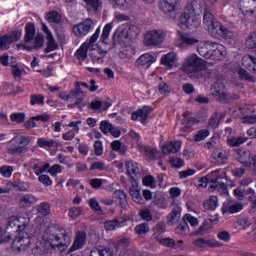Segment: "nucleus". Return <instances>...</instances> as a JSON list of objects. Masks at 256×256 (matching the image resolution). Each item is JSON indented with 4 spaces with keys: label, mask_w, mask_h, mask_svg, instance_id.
<instances>
[{
    "label": "nucleus",
    "mask_w": 256,
    "mask_h": 256,
    "mask_svg": "<svg viewBox=\"0 0 256 256\" xmlns=\"http://www.w3.org/2000/svg\"><path fill=\"white\" fill-rule=\"evenodd\" d=\"M111 29H113V24L108 23L104 26L102 34H101V41L102 43H105V45H107V41L109 39V35L111 33Z\"/></svg>",
    "instance_id": "obj_48"
},
{
    "label": "nucleus",
    "mask_w": 256,
    "mask_h": 256,
    "mask_svg": "<svg viewBox=\"0 0 256 256\" xmlns=\"http://www.w3.org/2000/svg\"><path fill=\"white\" fill-rule=\"evenodd\" d=\"M181 219V208L176 207L168 216L169 223H175V221H179Z\"/></svg>",
    "instance_id": "obj_52"
},
{
    "label": "nucleus",
    "mask_w": 256,
    "mask_h": 256,
    "mask_svg": "<svg viewBox=\"0 0 256 256\" xmlns=\"http://www.w3.org/2000/svg\"><path fill=\"white\" fill-rule=\"evenodd\" d=\"M109 167L104 162H94L90 167V171H108Z\"/></svg>",
    "instance_id": "obj_62"
},
{
    "label": "nucleus",
    "mask_w": 256,
    "mask_h": 256,
    "mask_svg": "<svg viewBox=\"0 0 256 256\" xmlns=\"http://www.w3.org/2000/svg\"><path fill=\"white\" fill-rule=\"evenodd\" d=\"M166 34L163 30H151L146 33L144 45L146 47H159L165 41Z\"/></svg>",
    "instance_id": "obj_5"
},
{
    "label": "nucleus",
    "mask_w": 256,
    "mask_h": 256,
    "mask_svg": "<svg viewBox=\"0 0 256 256\" xmlns=\"http://www.w3.org/2000/svg\"><path fill=\"white\" fill-rule=\"evenodd\" d=\"M175 231L179 235H187L189 233V224H187V222L183 221V223L179 224L176 227Z\"/></svg>",
    "instance_id": "obj_61"
},
{
    "label": "nucleus",
    "mask_w": 256,
    "mask_h": 256,
    "mask_svg": "<svg viewBox=\"0 0 256 256\" xmlns=\"http://www.w3.org/2000/svg\"><path fill=\"white\" fill-rule=\"evenodd\" d=\"M240 112L243 115V117L253 115V113L256 112L255 105H253V104L243 105L242 107H240Z\"/></svg>",
    "instance_id": "obj_49"
},
{
    "label": "nucleus",
    "mask_w": 256,
    "mask_h": 256,
    "mask_svg": "<svg viewBox=\"0 0 256 256\" xmlns=\"http://www.w3.org/2000/svg\"><path fill=\"white\" fill-rule=\"evenodd\" d=\"M113 199H116L119 201L120 206L122 209L127 211L129 209V203L127 202V194H125V191L123 190H116L112 194Z\"/></svg>",
    "instance_id": "obj_24"
},
{
    "label": "nucleus",
    "mask_w": 256,
    "mask_h": 256,
    "mask_svg": "<svg viewBox=\"0 0 256 256\" xmlns=\"http://www.w3.org/2000/svg\"><path fill=\"white\" fill-rule=\"evenodd\" d=\"M219 21H217V19L215 18V16H213L212 13H210L209 10H205L204 11V15H203V23L204 25L207 26L208 31Z\"/></svg>",
    "instance_id": "obj_31"
},
{
    "label": "nucleus",
    "mask_w": 256,
    "mask_h": 256,
    "mask_svg": "<svg viewBox=\"0 0 256 256\" xmlns=\"http://www.w3.org/2000/svg\"><path fill=\"white\" fill-rule=\"evenodd\" d=\"M227 161V153L225 152H213L211 156V162L215 163V165H223Z\"/></svg>",
    "instance_id": "obj_33"
},
{
    "label": "nucleus",
    "mask_w": 256,
    "mask_h": 256,
    "mask_svg": "<svg viewBox=\"0 0 256 256\" xmlns=\"http://www.w3.org/2000/svg\"><path fill=\"white\" fill-rule=\"evenodd\" d=\"M33 141V136H16L8 142L9 155H23L29 151L27 147Z\"/></svg>",
    "instance_id": "obj_3"
},
{
    "label": "nucleus",
    "mask_w": 256,
    "mask_h": 256,
    "mask_svg": "<svg viewBox=\"0 0 256 256\" xmlns=\"http://www.w3.org/2000/svg\"><path fill=\"white\" fill-rule=\"evenodd\" d=\"M203 67H205L203 59L196 54H190L185 58L181 69L192 81H199L203 79Z\"/></svg>",
    "instance_id": "obj_2"
},
{
    "label": "nucleus",
    "mask_w": 256,
    "mask_h": 256,
    "mask_svg": "<svg viewBox=\"0 0 256 256\" xmlns=\"http://www.w3.org/2000/svg\"><path fill=\"white\" fill-rule=\"evenodd\" d=\"M130 243L131 240L129 238H122L115 244L114 249L117 253H119V251H125Z\"/></svg>",
    "instance_id": "obj_46"
},
{
    "label": "nucleus",
    "mask_w": 256,
    "mask_h": 256,
    "mask_svg": "<svg viewBox=\"0 0 256 256\" xmlns=\"http://www.w3.org/2000/svg\"><path fill=\"white\" fill-rule=\"evenodd\" d=\"M91 29H93V20L91 18H87L73 27V33L76 37H83L87 35Z\"/></svg>",
    "instance_id": "obj_10"
},
{
    "label": "nucleus",
    "mask_w": 256,
    "mask_h": 256,
    "mask_svg": "<svg viewBox=\"0 0 256 256\" xmlns=\"http://www.w3.org/2000/svg\"><path fill=\"white\" fill-rule=\"evenodd\" d=\"M44 241L47 247L57 249L63 253L71 245V235L67 230H59L57 226H52L45 231Z\"/></svg>",
    "instance_id": "obj_1"
},
{
    "label": "nucleus",
    "mask_w": 256,
    "mask_h": 256,
    "mask_svg": "<svg viewBox=\"0 0 256 256\" xmlns=\"http://www.w3.org/2000/svg\"><path fill=\"white\" fill-rule=\"evenodd\" d=\"M200 23L199 18L191 13L185 12L180 16V25L183 29H197Z\"/></svg>",
    "instance_id": "obj_9"
},
{
    "label": "nucleus",
    "mask_w": 256,
    "mask_h": 256,
    "mask_svg": "<svg viewBox=\"0 0 256 256\" xmlns=\"http://www.w3.org/2000/svg\"><path fill=\"white\" fill-rule=\"evenodd\" d=\"M77 133H79V128L69 130L68 132L62 134V139H64V141H73Z\"/></svg>",
    "instance_id": "obj_63"
},
{
    "label": "nucleus",
    "mask_w": 256,
    "mask_h": 256,
    "mask_svg": "<svg viewBox=\"0 0 256 256\" xmlns=\"http://www.w3.org/2000/svg\"><path fill=\"white\" fill-rule=\"evenodd\" d=\"M12 67V75L15 81H21L23 79V73H25V69L19 68L17 64L11 65Z\"/></svg>",
    "instance_id": "obj_47"
},
{
    "label": "nucleus",
    "mask_w": 256,
    "mask_h": 256,
    "mask_svg": "<svg viewBox=\"0 0 256 256\" xmlns=\"http://www.w3.org/2000/svg\"><path fill=\"white\" fill-rule=\"evenodd\" d=\"M183 221L187 224L189 223L191 225V227H197V225H199V220L191 214L184 215Z\"/></svg>",
    "instance_id": "obj_59"
},
{
    "label": "nucleus",
    "mask_w": 256,
    "mask_h": 256,
    "mask_svg": "<svg viewBox=\"0 0 256 256\" xmlns=\"http://www.w3.org/2000/svg\"><path fill=\"white\" fill-rule=\"evenodd\" d=\"M249 138L245 136H239V137H231L227 139V143L229 147H239L240 145H243V143H246Z\"/></svg>",
    "instance_id": "obj_41"
},
{
    "label": "nucleus",
    "mask_w": 256,
    "mask_h": 256,
    "mask_svg": "<svg viewBox=\"0 0 256 256\" xmlns=\"http://www.w3.org/2000/svg\"><path fill=\"white\" fill-rule=\"evenodd\" d=\"M149 113H151L150 106H144L141 109H138L136 112L132 113L131 119L132 121H139L144 123L147 121L149 117Z\"/></svg>",
    "instance_id": "obj_15"
},
{
    "label": "nucleus",
    "mask_w": 256,
    "mask_h": 256,
    "mask_svg": "<svg viewBox=\"0 0 256 256\" xmlns=\"http://www.w3.org/2000/svg\"><path fill=\"white\" fill-rule=\"evenodd\" d=\"M127 31L129 39H135L139 36V28L136 25H130Z\"/></svg>",
    "instance_id": "obj_64"
},
{
    "label": "nucleus",
    "mask_w": 256,
    "mask_h": 256,
    "mask_svg": "<svg viewBox=\"0 0 256 256\" xmlns=\"http://www.w3.org/2000/svg\"><path fill=\"white\" fill-rule=\"evenodd\" d=\"M23 37V31L16 29L9 34L0 35V51H7L11 49L12 43H17Z\"/></svg>",
    "instance_id": "obj_4"
},
{
    "label": "nucleus",
    "mask_w": 256,
    "mask_h": 256,
    "mask_svg": "<svg viewBox=\"0 0 256 256\" xmlns=\"http://www.w3.org/2000/svg\"><path fill=\"white\" fill-rule=\"evenodd\" d=\"M129 193L134 203H138L139 205H145V199L143 198V195H141V191L139 189H137L135 186H131L129 189Z\"/></svg>",
    "instance_id": "obj_28"
},
{
    "label": "nucleus",
    "mask_w": 256,
    "mask_h": 256,
    "mask_svg": "<svg viewBox=\"0 0 256 256\" xmlns=\"http://www.w3.org/2000/svg\"><path fill=\"white\" fill-rule=\"evenodd\" d=\"M45 18L48 23H55L56 25H59L63 21V16L57 11L47 12Z\"/></svg>",
    "instance_id": "obj_36"
},
{
    "label": "nucleus",
    "mask_w": 256,
    "mask_h": 256,
    "mask_svg": "<svg viewBox=\"0 0 256 256\" xmlns=\"http://www.w3.org/2000/svg\"><path fill=\"white\" fill-rule=\"evenodd\" d=\"M135 233L137 235H145L146 233H149V224L147 223H141L135 226L134 228Z\"/></svg>",
    "instance_id": "obj_55"
},
{
    "label": "nucleus",
    "mask_w": 256,
    "mask_h": 256,
    "mask_svg": "<svg viewBox=\"0 0 256 256\" xmlns=\"http://www.w3.org/2000/svg\"><path fill=\"white\" fill-rule=\"evenodd\" d=\"M47 253H49V248H45V246L37 245L32 249V254L35 256H43L47 255Z\"/></svg>",
    "instance_id": "obj_60"
},
{
    "label": "nucleus",
    "mask_w": 256,
    "mask_h": 256,
    "mask_svg": "<svg viewBox=\"0 0 256 256\" xmlns=\"http://www.w3.org/2000/svg\"><path fill=\"white\" fill-rule=\"evenodd\" d=\"M9 187H11L12 190L15 189V191L25 192L29 191L31 184H29V182L24 181L9 182Z\"/></svg>",
    "instance_id": "obj_37"
},
{
    "label": "nucleus",
    "mask_w": 256,
    "mask_h": 256,
    "mask_svg": "<svg viewBox=\"0 0 256 256\" xmlns=\"http://www.w3.org/2000/svg\"><path fill=\"white\" fill-rule=\"evenodd\" d=\"M243 209V204L241 203H236V204H231L230 201H226L223 203L221 211L223 215H226L227 213H239V211H242Z\"/></svg>",
    "instance_id": "obj_17"
},
{
    "label": "nucleus",
    "mask_w": 256,
    "mask_h": 256,
    "mask_svg": "<svg viewBox=\"0 0 256 256\" xmlns=\"http://www.w3.org/2000/svg\"><path fill=\"white\" fill-rule=\"evenodd\" d=\"M126 169H127V173L129 175V177H131V179H135V177H137V175H139L140 171H139V164L130 161L126 163Z\"/></svg>",
    "instance_id": "obj_34"
},
{
    "label": "nucleus",
    "mask_w": 256,
    "mask_h": 256,
    "mask_svg": "<svg viewBox=\"0 0 256 256\" xmlns=\"http://www.w3.org/2000/svg\"><path fill=\"white\" fill-rule=\"evenodd\" d=\"M177 63V54L170 52L161 58V64L167 67V69H173Z\"/></svg>",
    "instance_id": "obj_23"
},
{
    "label": "nucleus",
    "mask_w": 256,
    "mask_h": 256,
    "mask_svg": "<svg viewBox=\"0 0 256 256\" xmlns=\"http://www.w3.org/2000/svg\"><path fill=\"white\" fill-rule=\"evenodd\" d=\"M85 243H87V233L85 231H78L76 233L74 243L70 247L68 253H73V251H79V249H83L85 247Z\"/></svg>",
    "instance_id": "obj_12"
},
{
    "label": "nucleus",
    "mask_w": 256,
    "mask_h": 256,
    "mask_svg": "<svg viewBox=\"0 0 256 256\" xmlns=\"http://www.w3.org/2000/svg\"><path fill=\"white\" fill-rule=\"evenodd\" d=\"M209 137V130L208 129H202L199 130L196 135L194 136V141L199 142V141H205Z\"/></svg>",
    "instance_id": "obj_57"
},
{
    "label": "nucleus",
    "mask_w": 256,
    "mask_h": 256,
    "mask_svg": "<svg viewBox=\"0 0 256 256\" xmlns=\"http://www.w3.org/2000/svg\"><path fill=\"white\" fill-rule=\"evenodd\" d=\"M46 39L48 42L47 47L45 48V53H51V51H57V49H59V44H57L53 35L46 37Z\"/></svg>",
    "instance_id": "obj_45"
},
{
    "label": "nucleus",
    "mask_w": 256,
    "mask_h": 256,
    "mask_svg": "<svg viewBox=\"0 0 256 256\" xmlns=\"http://www.w3.org/2000/svg\"><path fill=\"white\" fill-rule=\"evenodd\" d=\"M138 149L140 153H143L148 159H152L155 161L157 159V156L159 155V151L153 147L147 146V145H138Z\"/></svg>",
    "instance_id": "obj_22"
},
{
    "label": "nucleus",
    "mask_w": 256,
    "mask_h": 256,
    "mask_svg": "<svg viewBox=\"0 0 256 256\" xmlns=\"http://www.w3.org/2000/svg\"><path fill=\"white\" fill-rule=\"evenodd\" d=\"M38 213H40V215H43L44 217H47V215L51 213V204H49V202L41 203L38 207Z\"/></svg>",
    "instance_id": "obj_54"
},
{
    "label": "nucleus",
    "mask_w": 256,
    "mask_h": 256,
    "mask_svg": "<svg viewBox=\"0 0 256 256\" xmlns=\"http://www.w3.org/2000/svg\"><path fill=\"white\" fill-rule=\"evenodd\" d=\"M29 163L33 168L35 175H41V165H43V162H41L39 159L32 158Z\"/></svg>",
    "instance_id": "obj_53"
},
{
    "label": "nucleus",
    "mask_w": 256,
    "mask_h": 256,
    "mask_svg": "<svg viewBox=\"0 0 256 256\" xmlns=\"http://www.w3.org/2000/svg\"><path fill=\"white\" fill-rule=\"evenodd\" d=\"M111 129H113V124H111L109 120H104L100 123V131H102L104 135L111 133Z\"/></svg>",
    "instance_id": "obj_56"
},
{
    "label": "nucleus",
    "mask_w": 256,
    "mask_h": 256,
    "mask_svg": "<svg viewBox=\"0 0 256 256\" xmlns=\"http://www.w3.org/2000/svg\"><path fill=\"white\" fill-rule=\"evenodd\" d=\"M38 147L45 149V147H61V142L53 139L39 138L37 140Z\"/></svg>",
    "instance_id": "obj_32"
},
{
    "label": "nucleus",
    "mask_w": 256,
    "mask_h": 256,
    "mask_svg": "<svg viewBox=\"0 0 256 256\" xmlns=\"http://www.w3.org/2000/svg\"><path fill=\"white\" fill-rule=\"evenodd\" d=\"M37 197L33 194H24L20 200H19V207L21 209H27L32 205H35L37 203Z\"/></svg>",
    "instance_id": "obj_20"
},
{
    "label": "nucleus",
    "mask_w": 256,
    "mask_h": 256,
    "mask_svg": "<svg viewBox=\"0 0 256 256\" xmlns=\"http://www.w3.org/2000/svg\"><path fill=\"white\" fill-rule=\"evenodd\" d=\"M35 39V24L29 22L25 26V43H31Z\"/></svg>",
    "instance_id": "obj_30"
},
{
    "label": "nucleus",
    "mask_w": 256,
    "mask_h": 256,
    "mask_svg": "<svg viewBox=\"0 0 256 256\" xmlns=\"http://www.w3.org/2000/svg\"><path fill=\"white\" fill-rule=\"evenodd\" d=\"M179 149H181V141H174L163 147V153H177Z\"/></svg>",
    "instance_id": "obj_42"
},
{
    "label": "nucleus",
    "mask_w": 256,
    "mask_h": 256,
    "mask_svg": "<svg viewBox=\"0 0 256 256\" xmlns=\"http://www.w3.org/2000/svg\"><path fill=\"white\" fill-rule=\"evenodd\" d=\"M101 33V29L98 28L95 33L90 37L89 42H84L80 48L75 52V57L79 61H85L87 59V51L93 47V43H97V40L99 39V35Z\"/></svg>",
    "instance_id": "obj_7"
},
{
    "label": "nucleus",
    "mask_w": 256,
    "mask_h": 256,
    "mask_svg": "<svg viewBox=\"0 0 256 256\" xmlns=\"http://www.w3.org/2000/svg\"><path fill=\"white\" fill-rule=\"evenodd\" d=\"M155 61V56L149 53H145L137 59V65L138 67H142L143 69H149V67H151V65H153Z\"/></svg>",
    "instance_id": "obj_16"
},
{
    "label": "nucleus",
    "mask_w": 256,
    "mask_h": 256,
    "mask_svg": "<svg viewBox=\"0 0 256 256\" xmlns=\"http://www.w3.org/2000/svg\"><path fill=\"white\" fill-rule=\"evenodd\" d=\"M239 7L243 15H253L256 11V0H241Z\"/></svg>",
    "instance_id": "obj_14"
},
{
    "label": "nucleus",
    "mask_w": 256,
    "mask_h": 256,
    "mask_svg": "<svg viewBox=\"0 0 256 256\" xmlns=\"http://www.w3.org/2000/svg\"><path fill=\"white\" fill-rule=\"evenodd\" d=\"M115 37H118L120 41H124V39H129L127 26L125 25L119 26L113 34V39H115Z\"/></svg>",
    "instance_id": "obj_40"
},
{
    "label": "nucleus",
    "mask_w": 256,
    "mask_h": 256,
    "mask_svg": "<svg viewBox=\"0 0 256 256\" xmlns=\"http://www.w3.org/2000/svg\"><path fill=\"white\" fill-rule=\"evenodd\" d=\"M13 171H15V168L13 166L3 165L0 167V175H2V177H5V179H9L11 175H13Z\"/></svg>",
    "instance_id": "obj_50"
},
{
    "label": "nucleus",
    "mask_w": 256,
    "mask_h": 256,
    "mask_svg": "<svg viewBox=\"0 0 256 256\" xmlns=\"http://www.w3.org/2000/svg\"><path fill=\"white\" fill-rule=\"evenodd\" d=\"M208 32L212 37H215L216 39H225L226 41L229 39H233V31L227 29L225 25H223L221 22H216L209 30Z\"/></svg>",
    "instance_id": "obj_6"
},
{
    "label": "nucleus",
    "mask_w": 256,
    "mask_h": 256,
    "mask_svg": "<svg viewBox=\"0 0 256 256\" xmlns=\"http://www.w3.org/2000/svg\"><path fill=\"white\" fill-rule=\"evenodd\" d=\"M177 3H179V0H162L160 4V9L166 15L169 13H173V11H175V9L177 8Z\"/></svg>",
    "instance_id": "obj_25"
},
{
    "label": "nucleus",
    "mask_w": 256,
    "mask_h": 256,
    "mask_svg": "<svg viewBox=\"0 0 256 256\" xmlns=\"http://www.w3.org/2000/svg\"><path fill=\"white\" fill-rule=\"evenodd\" d=\"M29 223H31L29 214L18 216V233H29Z\"/></svg>",
    "instance_id": "obj_18"
},
{
    "label": "nucleus",
    "mask_w": 256,
    "mask_h": 256,
    "mask_svg": "<svg viewBox=\"0 0 256 256\" xmlns=\"http://www.w3.org/2000/svg\"><path fill=\"white\" fill-rule=\"evenodd\" d=\"M19 226V216H11L8 218L7 229H13L16 233H18Z\"/></svg>",
    "instance_id": "obj_51"
},
{
    "label": "nucleus",
    "mask_w": 256,
    "mask_h": 256,
    "mask_svg": "<svg viewBox=\"0 0 256 256\" xmlns=\"http://www.w3.org/2000/svg\"><path fill=\"white\" fill-rule=\"evenodd\" d=\"M127 224L126 221H119V219L106 220L104 222V227L107 231H115V229H120L121 227H125Z\"/></svg>",
    "instance_id": "obj_26"
},
{
    "label": "nucleus",
    "mask_w": 256,
    "mask_h": 256,
    "mask_svg": "<svg viewBox=\"0 0 256 256\" xmlns=\"http://www.w3.org/2000/svg\"><path fill=\"white\" fill-rule=\"evenodd\" d=\"M90 256H113V251H111V248H94L90 251Z\"/></svg>",
    "instance_id": "obj_39"
},
{
    "label": "nucleus",
    "mask_w": 256,
    "mask_h": 256,
    "mask_svg": "<svg viewBox=\"0 0 256 256\" xmlns=\"http://www.w3.org/2000/svg\"><path fill=\"white\" fill-rule=\"evenodd\" d=\"M242 65L243 67H245L246 69H248V71H250V73H255L256 74V57L253 55H245L242 57Z\"/></svg>",
    "instance_id": "obj_21"
},
{
    "label": "nucleus",
    "mask_w": 256,
    "mask_h": 256,
    "mask_svg": "<svg viewBox=\"0 0 256 256\" xmlns=\"http://www.w3.org/2000/svg\"><path fill=\"white\" fill-rule=\"evenodd\" d=\"M219 205V198L217 196H210V198L203 203L204 209L206 211H215Z\"/></svg>",
    "instance_id": "obj_35"
},
{
    "label": "nucleus",
    "mask_w": 256,
    "mask_h": 256,
    "mask_svg": "<svg viewBox=\"0 0 256 256\" xmlns=\"http://www.w3.org/2000/svg\"><path fill=\"white\" fill-rule=\"evenodd\" d=\"M198 53L201 55V57H204L205 59H211V51L209 50V47L207 46V43L203 46L198 47Z\"/></svg>",
    "instance_id": "obj_58"
},
{
    "label": "nucleus",
    "mask_w": 256,
    "mask_h": 256,
    "mask_svg": "<svg viewBox=\"0 0 256 256\" xmlns=\"http://www.w3.org/2000/svg\"><path fill=\"white\" fill-rule=\"evenodd\" d=\"M194 117H185L182 120V127L180 128L181 135H187L191 126L195 123Z\"/></svg>",
    "instance_id": "obj_38"
},
{
    "label": "nucleus",
    "mask_w": 256,
    "mask_h": 256,
    "mask_svg": "<svg viewBox=\"0 0 256 256\" xmlns=\"http://www.w3.org/2000/svg\"><path fill=\"white\" fill-rule=\"evenodd\" d=\"M181 38V47H187V46H191V45H197V43H199V40L197 38H193L191 36H189V34H182L180 36Z\"/></svg>",
    "instance_id": "obj_43"
},
{
    "label": "nucleus",
    "mask_w": 256,
    "mask_h": 256,
    "mask_svg": "<svg viewBox=\"0 0 256 256\" xmlns=\"http://www.w3.org/2000/svg\"><path fill=\"white\" fill-rule=\"evenodd\" d=\"M88 13H97L99 9L103 6L101 0H83Z\"/></svg>",
    "instance_id": "obj_27"
},
{
    "label": "nucleus",
    "mask_w": 256,
    "mask_h": 256,
    "mask_svg": "<svg viewBox=\"0 0 256 256\" xmlns=\"http://www.w3.org/2000/svg\"><path fill=\"white\" fill-rule=\"evenodd\" d=\"M211 225H213V220L206 219L203 224L199 227L198 231L196 232V235H207L209 233V229H211Z\"/></svg>",
    "instance_id": "obj_44"
},
{
    "label": "nucleus",
    "mask_w": 256,
    "mask_h": 256,
    "mask_svg": "<svg viewBox=\"0 0 256 256\" xmlns=\"http://www.w3.org/2000/svg\"><path fill=\"white\" fill-rule=\"evenodd\" d=\"M206 47H209L210 59H212V61H223V59H225L227 51L225 50V46L222 44L213 41H207Z\"/></svg>",
    "instance_id": "obj_8"
},
{
    "label": "nucleus",
    "mask_w": 256,
    "mask_h": 256,
    "mask_svg": "<svg viewBox=\"0 0 256 256\" xmlns=\"http://www.w3.org/2000/svg\"><path fill=\"white\" fill-rule=\"evenodd\" d=\"M30 243L31 234H29V232H26L25 235L19 236L13 241V245L17 247V249H25V247H29Z\"/></svg>",
    "instance_id": "obj_19"
},
{
    "label": "nucleus",
    "mask_w": 256,
    "mask_h": 256,
    "mask_svg": "<svg viewBox=\"0 0 256 256\" xmlns=\"http://www.w3.org/2000/svg\"><path fill=\"white\" fill-rule=\"evenodd\" d=\"M253 156H251V151L244 150V149H238L236 151V159L243 165L244 167H251V159Z\"/></svg>",
    "instance_id": "obj_13"
},
{
    "label": "nucleus",
    "mask_w": 256,
    "mask_h": 256,
    "mask_svg": "<svg viewBox=\"0 0 256 256\" xmlns=\"http://www.w3.org/2000/svg\"><path fill=\"white\" fill-rule=\"evenodd\" d=\"M211 93L213 97H217L218 101L225 103L227 101V92H225V84L216 82L211 87Z\"/></svg>",
    "instance_id": "obj_11"
},
{
    "label": "nucleus",
    "mask_w": 256,
    "mask_h": 256,
    "mask_svg": "<svg viewBox=\"0 0 256 256\" xmlns=\"http://www.w3.org/2000/svg\"><path fill=\"white\" fill-rule=\"evenodd\" d=\"M210 189L213 191H222V193H225L228 189L227 183L225 182H219V177L217 178H211L210 179Z\"/></svg>",
    "instance_id": "obj_29"
}]
</instances>
